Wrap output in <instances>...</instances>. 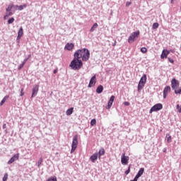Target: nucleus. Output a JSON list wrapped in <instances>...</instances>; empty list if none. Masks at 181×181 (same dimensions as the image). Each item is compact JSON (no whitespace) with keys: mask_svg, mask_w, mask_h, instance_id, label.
<instances>
[{"mask_svg":"<svg viewBox=\"0 0 181 181\" xmlns=\"http://www.w3.org/2000/svg\"><path fill=\"white\" fill-rule=\"evenodd\" d=\"M74 54L79 59H82V62H88L90 59V50L87 48L77 49Z\"/></svg>","mask_w":181,"mask_h":181,"instance_id":"1","label":"nucleus"},{"mask_svg":"<svg viewBox=\"0 0 181 181\" xmlns=\"http://www.w3.org/2000/svg\"><path fill=\"white\" fill-rule=\"evenodd\" d=\"M69 67H71L72 70H80V69L83 67V61L80 59V58L77 55L74 54V59L72 62H71Z\"/></svg>","mask_w":181,"mask_h":181,"instance_id":"2","label":"nucleus"},{"mask_svg":"<svg viewBox=\"0 0 181 181\" xmlns=\"http://www.w3.org/2000/svg\"><path fill=\"white\" fill-rule=\"evenodd\" d=\"M145 84H146V74H143V76L141 77L139 84L137 86V91H141L144 87H145Z\"/></svg>","mask_w":181,"mask_h":181,"instance_id":"3","label":"nucleus"},{"mask_svg":"<svg viewBox=\"0 0 181 181\" xmlns=\"http://www.w3.org/2000/svg\"><path fill=\"white\" fill-rule=\"evenodd\" d=\"M77 145H78V134H75L72 140L71 153H73L77 149Z\"/></svg>","mask_w":181,"mask_h":181,"instance_id":"4","label":"nucleus"},{"mask_svg":"<svg viewBox=\"0 0 181 181\" xmlns=\"http://www.w3.org/2000/svg\"><path fill=\"white\" fill-rule=\"evenodd\" d=\"M140 34H141V32L139 30L133 32L128 38V43H133V42H135V39H137V37H139Z\"/></svg>","mask_w":181,"mask_h":181,"instance_id":"5","label":"nucleus"},{"mask_svg":"<svg viewBox=\"0 0 181 181\" xmlns=\"http://www.w3.org/2000/svg\"><path fill=\"white\" fill-rule=\"evenodd\" d=\"M163 108V105L162 103H156L149 110V113L156 112V111H160Z\"/></svg>","mask_w":181,"mask_h":181,"instance_id":"6","label":"nucleus"},{"mask_svg":"<svg viewBox=\"0 0 181 181\" xmlns=\"http://www.w3.org/2000/svg\"><path fill=\"white\" fill-rule=\"evenodd\" d=\"M37 93H39V85H35L32 89V94L30 99L34 98V97H36L37 95Z\"/></svg>","mask_w":181,"mask_h":181,"instance_id":"7","label":"nucleus"},{"mask_svg":"<svg viewBox=\"0 0 181 181\" xmlns=\"http://www.w3.org/2000/svg\"><path fill=\"white\" fill-rule=\"evenodd\" d=\"M97 83V77L95 76V75L93 76L90 81H89V83H88V88H91V87H93V84L94 86H95V83Z\"/></svg>","mask_w":181,"mask_h":181,"instance_id":"8","label":"nucleus"},{"mask_svg":"<svg viewBox=\"0 0 181 181\" xmlns=\"http://www.w3.org/2000/svg\"><path fill=\"white\" fill-rule=\"evenodd\" d=\"M179 81H177V79L173 78L171 80V88L172 90H175V88H177V87H179Z\"/></svg>","mask_w":181,"mask_h":181,"instance_id":"9","label":"nucleus"},{"mask_svg":"<svg viewBox=\"0 0 181 181\" xmlns=\"http://www.w3.org/2000/svg\"><path fill=\"white\" fill-rule=\"evenodd\" d=\"M128 160H129V157L125 156V153H122V158H121L122 165H128Z\"/></svg>","mask_w":181,"mask_h":181,"instance_id":"10","label":"nucleus"},{"mask_svg":"<svg viewBox=\"0 0 181 181\" xmlns=\"http://www.w3.org/2000/svg\"><path fill=\"white\" fill-rule=\"evenodd\" d=\"M114 100H115V96L112 95L107 102V105L106 106L107 110H110V108H111V107H112V104L114 103Z\"/></svg>","mask_w":181,"mask_h":181,"instance_id":"11","label":"nucleus"},{"mask_svg":"<svg viewBox=\"0 0 181 181\" xmlns=\"http://www.w3.org/2000/svg\"><path fill=\"white\" fill-rule=\"evenodd\" d=\"M170 54V51L168 49H163L160 54V59H168V54Z\"/></svg>","mask_w":181,"mask_h":181,"instance_id":"12","label":"nucleus"},{"mask_svg":"<svg viewBox=\"0 0 181 181\" xmlns=\"http://www.w3.org/2000/svg\"><path fill=\"white\" fill-rule=\"evenodd\" d=\"M170 90H171V88L169 86H167L164 88L163 91L164 99L166 98V97H168V93H170Z\"/></svg>","mask_w":181,"mask_h":181,"instance_id":"13","label":"nucleus"},{"mask_svg":"<svg viewBox=\"0 0 181 181\" xmlns=\"http://www.w3.org/2000/svg\"><path fill=\"white\" fill-rule=\"evenodd\" d=\"M98 159V154L97 153V152H95L92 156H90L89 158L90 162H92L93 163H95V160H97Z\"/></svg>","mask_w":181,"mask_h":181,"instance_id":"14","label":"nucleus"},{"mask_svg":"<svg viewBox=\"0 0 181 181\" xmlns=\"http://www.w3.org/2000/svg\"><path fill=\"white\" fill-rule=\"evenodd\" d=\"M64 49L66 50H69V51H71L73 50V49H74V43L73 42H71V43H67L65 47H64Z\"/></svg>","mask_w":181,"mask_h":181,"instance_id":"15","label":"nucleus"},{"mask_svg":"<svg viewBox=\"0 0 181 181\" xmlns=\"http://www.w3.org/2000/svg\"><path fill=\"white\" fill-rule=\"evenodd\" d=\"M97 154L98 156V159H101V156L105 155V149H104L103 147L100 148Z\"/></svg>","mask_w":181,"mask_h":181,"instance_id":"16","label":"nucleus"},{"mask_svg":"<svg viewBox=\"0 0 181 181\" xmlns=\"http://www.w3.org/2000/svg\"><path fill=\"white\" fill-rule=\"evenodd\" d=\"M144 172H145V168H141L137 174L135 175V177L138 179H139V177H141V176H142L144 175Z\"/></svg>","mask_w":181,"mask_h":181,"instance_id":"17","label":"nucleus"},{"mask_svg":"<svg viewBox=\"0 0 181 181\" xmlns=\"http://www.w3.org/2000/svg\"><path fill=\"white\" fill-rule=\"evenodd\" d=\"M103 91H104V86H103V85H99L96 88L97 94H101Z\"/></svg>","mask_w":181,"mask_h":181,"instance_id":"18","label":"nucleus"},{"mask_svg":"<svg viewBox=\"0 0 181 181\" xmlns=\"http://www.w3.org/2000/svg\"><path fill=\"white\" fill-rule=\"evenodd\" d=\"M73 112H74V107H70L66 111V115L70 117Z\"/></svg>","mask_w":181,"mask_h":181,"instance_id":"19","label":"nucleus"},{"mask_svg":"<svg viewBox=\"0 0 181 181\" xmlns=\"http://www.w3.org/2000/svg\"><path fill=\"white\" fill-rule=\"evenodd\" d=\"M97 28H98V23H95L90 29V33H93V32H94V30H95Z\"/></svg>","mask_w":181,"mask_h":181,"instance_id":"20","label":"nucleus"},{"mask_svg":"<svg viewBox=\"0 0 181 181\" xmlns=\"http://www.w3.org/2000/svg\"><path fill=\"white\" fill-rule=\"evenodd\" d=\"M13 8V3H10L6 8V12H10Z\"/></svg>","mask_w":181,"mask_h":181,"instance_id":"21","label":"nucleus"},{"mask_svg":"<svg viewBox=\"0 0 181 181\" xmlns=\"http://www.w3.org/2000/svg\"><path fill=\"white\" fill-rule=\"evenodd\" d=\"M8 98H9V95H6L1 101L0 103V106L2 107V105H4L5 104V103L6 102V100H8Z\"/></svg>","mask_w":181,"mask_h":181,"instance_id":"22","label":"nucleus"},{"mask_svg":"<svg viewBox=\"0 0 181 181\" xmlns=\"http://www.w3.org/2000/svg\"><path fill=\"white\" fill-rule=\"evenodd\" d=\"M18 36H20L22 37L23 36V27H20V29L18 31Z\"/></svg>","mask_w":181,"mask_h":181,"instance_id":"23","label":"nucleus"},{"mask_svg":"<svg viewBox=\"0 0 181 181\" xmlns=\"http://www.w3.org/2000/svg\"><path fill=\"white\" fill-rule=\"evenodd\" d=\"M28 7V4H24L23 5H20L18 6V11H23L25 9V8Z\"/></svg>","mask_w":181,"mask_h":181,"instance_id":"24","label":"nucleus"},{"mask_svg":"<svg viewBox=\"0 0 181 181\" xmlns=\"http://www.w3.org/2000/svg\"><path fill=\"white\" fill-rule=\"evenodd\" d=\"M42 162H43V158L41 157L40 158L37 163H36V166H37V168H40V165H42Z\"/></svg>","mask_w":181,"mask_h":181,"instance_id":"25","label":"nucleus"},{"mask_svg":"<svg viewBox=\"0 0 181 181\" xmlns=\"http://www.w3.org/2000/svg\"><path fill=\"white\" fill-rule=\"evenodd\" d=\"M13 22H15V18L11 17L8 20L7 23L8 25H12Z\"/></svg>","mask_w":181,"mask_h":181,"instance_id":"26","label":"nucleus"},{"mask_svg":"<svg viewBox=\"0 0 181 181\" xmlns=\"http://www.w3.org/2000/svg\"><path fill=\"white\" fill-rule=\"evenodd\" d=\"M46 181H57V177L56 176L49 177Z\"/></svg>","mask_w":181,"mask_h":181,"instance_id":"27","label":"nucleus"},{"mask_svg":"<svg viewBox=\"0 0 181 181\" xmlns=\"http://www.w3.org/2000/svg\"><path fill=\"white\" fill-rule=\"evenodd\" d=\"M175 94H181V87L174 89Z\"/></svg>","mask_w":181,"mask_h":181,"instance_id":"28","label":"nucleus"},{"mask_svg":"<svg viewBox=\"0 0 181 181\" xmlns=\"http://www.w3.org/2000/svg\"><path fill=\"white\" fill-rule=\"evenodd\" d=\"M159 28V23H154L152 25V29H158Z\"/></svg>","mask_w":181,"mask_h":181,"instance_id":"29","label":"nucleus"},{"mask_svg":"<svg viewBox=\"0 0 181 181\" xmlns=\"http://www.w3.org/2000/svg\"><path fill=\"white\" fill-rule=\"evenodd\" d=\"M97 124V120L95 119H92L90 120V127H94Z\"/></svg>","mask_w":181,"mask_h":181,"instance_id":"30","label":"nucleus"},{"mask_svg":"<svg viewBox=\"0 0 181 181\" xmlns=\"http://www.w3.org/2000/svg\"><path fill=\"white\" fill-rule=\"evenodd\" d=\"M32 57V54H28L27 57H25L24 59V60L23 61V62H24L26 64V62H28V60H29V59Z\"/></svg>","mask_w":181,"mask_h":181,"instance_id":"31","label":"nucleus"},{"mask_svg":"<svg viewBox=\"0 0 181 181\" xmlns=\"http://www.w3.org/2000/svg\"><path fill=\"white\" fill-rule=\"evenodd\" d=\"M140 52H141V53H146L148 52V49H146L145 47H143L141 48Z\"/></svg>","mask_w":181,"mask_h":181,"instance_id":"32","label":"nucleus"},{"mask_svg":"<svg viewBox=\"0 0 181 181\" xmlns=\"http://www.w3.org/2000/svg\"><path fill=\"white\" fill-rule=\"evenodd\" d=\"M12 158L14 161L18 160L19 159V153H16Z\"/></svg>","mask_w":181,"mask_h":181,"instance_id":"33","label":"nucleus"},{"mask_svg":"<svg viewBox=\"0 0 181 181\" xmlns=\"http://www.w3.org/2000/svg\"><path fill=\"white\" fill-rule=\"evenodd\" d=\"M25 62H23L18 67V70H22V69H23V66H25Z\"/></svg>","mask_w":181,"mask_h":181,"instance_id":"34","label":"nucleus"},{"mask_svg":"<svg viewBox=\"0 0 181 181\" xmlns=\"http://www.w3.org/2000/svg\"><path fill=\"white\" fill-rule=\"evenodd\" d=\"M13 162H15V160L13 159V157H11L9 160L8 161V165H12V163H13Z\"/></svg>","mask_w":181,"mask_h":181,"instance_id":"35","label":"nucleus"},{"mask_svg":"<svg viewBox=\"0 0 181 181\" xmlns=\"http://www.w3.org/2000/svg\"><path fill=\"white\" fill-rule=\"evenodd\" d=\"M6 15H7L8 17L9 18V16H13V12L12 11H8V12H6Z\"/></svg>","mask_w":181,"mask_h":181,"instance_id":"36","label":"nucleus"},{"mask_svg":"<svg viewBox=\"0 0 181 181\" xmlns=\"http://www.w3.org/2000/svg\"><path fill=\"white\" fill-rule=\"evenodd\" d=\"M168 144H170L172 142V136H168L167 138Z\"/></svg>","mask_w":181,"mask_h":181,"instance_id":"37","label":"nucleus"},{"mask_svg":"<svg viewBox=\"0 0 181 181\" xmlns=\"http://www.w3.org/2000/svg\"><path fill=\"white\" fill-rule=\"evenodd\" d=\"M130 172H131V167L129 166L128 169L124 172V173L125 175H129Z\"/></svg>","mask_w":181,"mask_h":181,"instance_id":"38","label":"nucleus"},{"mask_svg":"<svg viewBox=\"0 0 181 181\" xmlns=\"http://www.w3.org/2000/svg\"><path fill=\"white\" fill-rule=\"evenodd\" d=\"M6 180H8V174L7 173H6L2 178V181H6Z\"/></svg>","mask_w":181,"mask_h":181,"instance_id":"39","label":"nucleus"},{"mask_svg":"<svg viewBox=\"0 0 181 181\" xmlns=\"http://www.w3.org/2000/svg\"><path fill=\"white\" fill-rule=\"evenodd\" d=\"M13 8L15 9V11H18L19 6L18 5H14L13 3Z\"/></svg>","mask_w":181,"mask_h":181,"instance_id":"40","label":"nucleus"},{"mask_svg":"<svg viewBox=\"0 0 181 181\" xmlns=\"http://www.w3.org/2000/svg\"><path fill=\"white\" fill-rule=\"evenodd\" d=\"M176 108H177L178 112H181V105H179V104L177 105Z\"/></svg>","mask_w":181,"mask_h":181,"instance_id":"41","label":"nucleus"},{"mask_svg":"<svg viewBox=\"0 0 181 181\" xmlns=\"http://www.w3.org/2000/svg\"><path fill=\"white\" fill-rule=\"evenodd\" d=\"M20 95L21 97H23L25 95V92H23V88H21Z\"/></svg>","mask_w":181,"mask_h":181,"instance_id":"42","label":"nucleus"},{"mask_svg":"<svg viewBox=\"0 0 181 181\" xmlns=\"http://www.w3.org/2000/svg\"><path fill=\"white\" fill-rule=\"evenodd\" d=\"M123 104H124V105H125L126 107H129V105H130V103H129V102H128V101L124 102Z\"/></svg>","mask_w":181,"mask_h":181,"instance_id":"43","label":"nucleus"},{"mask_svg":"<svg viewBox=\"0 0 181 181\" xmlns=\"http://www.w3.org/2000/svg\"><path fill=\"white\" fill-rule=\"evenodd\" d=\"M22 37L19 36V35H17V38H16V42L17 43H19L21 42V38Z\"/></svg>","mask_w":181,"mask_h":181,"instance_id":"44","label":"nucleus"},{"mask_svg":"<svg viewBox=\"0 0 181 181\" xmlns=\"http://www.w3.org/2000/svg\"><path fill=\"white\" fill-rule=\"evenodd\" d=\"M168 62H170V63H172V64H173V63H175V60H173V59L168 57Z\"/></svg>","mask_w":181,"mask_h":181,"instance_id":"45","label":"nucleus"},{"mask_svg":"<svg viewBox=\"0 0 181 181\" xmlns=\"http://www.w3.org/2000/svg\"><path fill=\"white\" fill-rule=\"evenodd\" d=\"M2 128L3 129H6V123L3 124Z\"/></svg>","mask_w":181,"mask_h":181,"instance_id":"46","label":"nucleus"},{"mask_svg":"<svg viewBox=\"0 0 181 181\" xmlns=\"http://www.w3.org/2000/svg\"><path fill=\"white\" fill-rule=\"evenodd\" d=\"M8 16H7V14H6L5 16H4V21H6V19H8Z\"/></svg>","mask_w":181,"mask_h":181,"instance_id":"47","label":"nucleus"},{"mask_svg":"<svg viewBox=\"0 0 181 181\" xmlns=\"http://www.w3.org/2000/svg\"><path fill=\"white\" fill-rule=\"evenodd\" d=\"M113 47L117 46V40H115L114 43L112 44Z\"/></svg>","mask_w":181,"mask_h":181,"instance_id":"48","label":"nucleus"},{"mask_svg":"<svg viewBox=\"0 0 181 181\" xmlns=\"http://www.w3.org/2000/svg\"><path fill=\"white\" fill-rule=\"evenodd\" d=\"M129 5H131V2L127 1L126 3V6H129Z\"/></svg>","mask_w":181,"mask_h":181,"instance_id":"49","label":"nucleus"},{"mask_svg":"<svg viewBox=\"0 0 181 181\" xmlns=\"http://www.w3.org/2000/svg\"><path fill=\"white\" fill-rule=\"evenodd\" d=\"M53 73H54V74H56L57 73V69H54V70L53 71Z\"/></svg>","mask_w":181,"mask_h":181,"instance_id":"50","label":"nucleus"},{"mask_svg":"<svg viewBox=\"0 0 181 181\" xmlns=\"http://www.w3.org/2000/svg\"><path fill=\"white\" fill-rule=\"evenodd\" d=\"M163 152L166 153V148H164L163 149Z\"/></svg>","mask_w":181,"mask_h":181,"instance_id":"51","label":"nucleus"},{"mask_svg":"<svg viewBox=\"0 0 181 181\" xmlns=\"http://www.w3.org/2000/svg\"><path fill=\"white\" fill-rule=\"evenodd\" d=\"M168 52H170H170H171V53H173V49L168 50Z\"/></svg>","mask_w":181,"mask_h":181,"instance_id":"52","label":"nucleus"},{"mask_svg":"<svg viewBox=\"0 0 181 181\" xmlns=\"http://www.w3.org/2000/svg\"><path fill=\"white\" fill-rule=\"evenodd\" d=\"M5 132H6V134H8V129H5Z\"/></svg>","mask_w":181,"mask_h":181,"instance_id":"53","label":"nucleus"},{"mask_svg":"<svg viewBox=\"0 0 181 181\" xmlns=\"http://www.w3.org/2000/svg\"><path fill=\"white\" fill-rule=\"evenodd\" d=\"M174 0H171V2H173Z\"/></svg>","mask_w":181,"mask_h":181,"instance_id":"54","label":"nucleus"}]
</instances>
